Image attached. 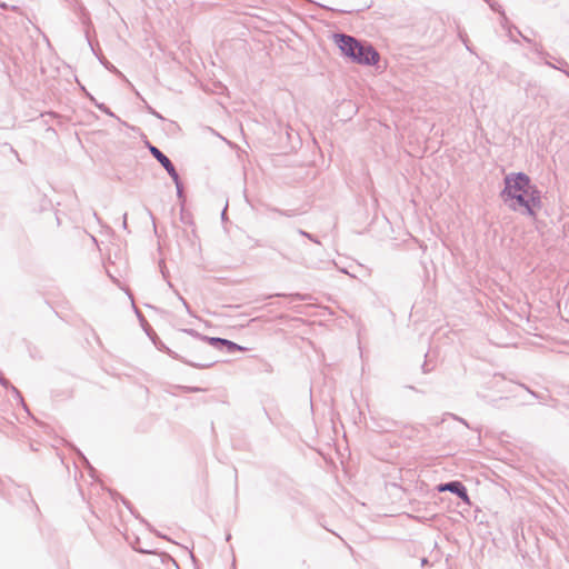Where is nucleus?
<instances>
[{
  "instance_id": "obj_1",
  "label": "nucleus",
  "mask_w": 569,
  "mask_h": 569,
  "mask_svg": "<svg viewBox=\"0 0 569 569\" xmlns=\"http://www.w3.org/2000/svg\"><path fill=\"white\" fill-rule=\"evenodd\" d=\"M505 184L501 193L503 202L512 210H523L535 216V210L540 207V196L529 177L523 173L509 174Z\"/></svg>"
},
{
  "instance_id": "obj_2",
  "label": "nucleus",
  "mask_w": 569,
  "mask_h": 569,
  "mask_svg": "<svg viewBox=\"0 0 569 569\" xmlns=\"http://www.w3.org/2000/svg\"><path fill=\"white\" fill-rule=\"evenodd\" d=\"M333 40L341 52L356 63L373 66L379 61L380 56L371 46L362 44L350 36L335 34Z\"/></svg>"
},
{
  "instance_id": "obj_3",
  "label": "nucleus",
  "mask_w": 569,
  "mask_h": 569,
  "mask_svg": "<svg viewBox=\"0 0 569 569\" xmlns=\"http://www.w3.org/2000/svg\"><path fill=\"white\" fill-rule=\"evenodd\" d=\"M438 491L440 492H443V491H450V492H453L456 495H458L466 503L470 505L471 501H470V498L467 493V490L465 488V486L459 482V481H452V482H449V483H445V485H439L438 486Z\"/></svg>"
},
{
  "instance_id": "obj_4",
  "label": "nucleus",
  "mask_w": 569,
  "mask_h": 569,
  "mask_svg": "<svg viewBox=\"0 0 569 569\" xmlns=\"http://www.w3.org/2000/svg\"><path fill=\"white\" fill-rule=\"evenodd\" d=\"M152 156L164 167L168 173L172 177L177 176L176 169L168 157H166L158 148L150 147Z\"/></svg>"
},
{
  "instance_id": "obj_5",
  "label": "nucleus",
  "mask_w": 569,
  "mask_h": 569,
  "mask_svg": "<svg viewBox=\"0 0 569 569\" xmlns=\"http://www.w3.org/2000/svg\"><path fill=\"white\" fill-rule=\"evenodd\" d=\"M209 342H210V345H212V346H216V345H218V343L223 345V346H226V347H227V349H228L229 351H231V352H233V351H244V350H247L244 347H241V346H239V345H237V343H234V342H232V341H230V340H227V339H221V338H209Z\"/></svg>"
}]
</instances>
